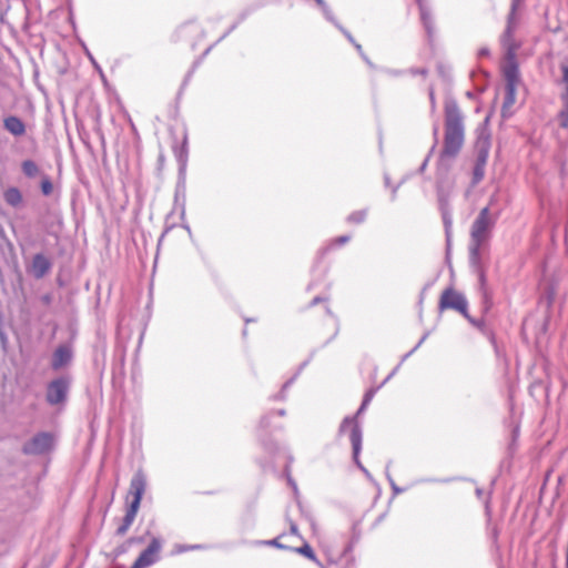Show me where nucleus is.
Masks as SVG:
<instances>
[{
    "instance_id": "f257e3e1",
    "label": "nucleus",
    "mask_w": 568,
    "mask_h": 568,
    "mask_svg": "<svg viewBox=\"0 0 568 568\" xmlns=\"http://www.w3.org/2000/svg\"><path fill=\"white\" fill-rule=\"evenodd\" d=\"M499 215V211L491 212L489 206H485L479 211L470 227L469 262L478 273L481 287L486 284V276L480 266V251L489 241Z\"/></svg>"
},
{
    "instance_id": "f03ea898",
    "label": "nucleus",
    "mask_w": 568,
    "mask_h": 568,
    "mask_svg": "<svg viewBox=\"0 0 568 568\" xmlns=\"http://www.w3.org/2000/svg\"><path fill=\"white\" fill-rule=\"evenodd\" d=\"M445 134L444 145L440 151L439 161L455 159L460 152L465 142L464 115L456 100L446 99L445 101Z\"/></svg>"
},
{
    "instance_id": "7ed1b4c3",
    "label": "nucleus",
    "mask_w": 568,
    "mask_h": 568,
    "mask_svg": "<svg viewBox=\"0 0 568 568\" xmlns=\"http://www.w3.org/2000/svg\"><path fill=\"white\" fill-rule=\"evenodd\" d=\"M345 434H348V438L352 444L353 462L362 471H364L365 467L359 459L363 444V432L359 423L356 422L355 417H345L342 420L338 428V436H343Z\"/></svg>"
},
{
    "instance_id": "20e7f679",
    "label": "nucleus",
    "mask_w": 568,
    "mask_h": 568,
    "mask_svg": "<svg viewBox=\"0 0 568 568\" xmlns=\"http://www.w3.org/2000/svg\"><path fill=\"white\" fill-rule=\"evenodd\" d=\"M71 385L70 376H59L47 386L45 399L48 404L55 406L64 404Z\"/></svg>"
},
{
    "instance_id": "39448f33",
    "label": "nucleus",
    "mask_w": 568,
    "mask_h": 568,
    "mask_svg": "<svg viewBox=\"0 0 568 568\" xmlns=\"http://www.w3.org/2000/svg\"><path fill=\"white\" fill-rule=\"evenodd\" d=\"M488 138H480L476 144V161L473 169L471 184L477 185L485 176V168L489 155Z\"/></svg>"
},
{
    "instance_id": "423d86ee",
    "label": "nucleus",
    "mask_w": 568,
    "mask_h": 568,
    "mask_svg": "<svg viewBox=\"0 0 568 568\" xmlns=\"http://www.w3.org/2000/svg\"><path fill=\"white\" fill-rule=\"evenodd\" d=\"M467 306L466 297L452 287L446 288L440 296L439 308L442 311L455 310L468 318Z\"/></svg>"
},
{
    "instance_id": "0eeeda50",
    "label": "nucleus",
    "mask_w": 568,
    "mask_h": 568,
    "mask_svg": "<svg viewBox=\"0 0 568 568\" xmlns=\"http://www.w3.org/2000/svg\"><path fill=\"white\" fill-rule=\"evenodd\" d=\"M146 476L143 470H136L130 481L129 496H132V500L128 508L139 511L143 494L146 489Z\"/></svg>"
},
{
    "instance_id": "6e6552de",
    "label": "nucleus",
    "mask_w": 568,
    "mask_h": 568,
    "mask_svg": "<svg viewBox=\"0 0 568 568\" xmlns=\"http://www.w3.org/2000/svg\"><path fill=\"white\" fill-rule=\"evenodd\" d=\"M54 438L50 433L41 432L24 444L23 452L30 455H42L52 448Z\"/></svg>"
},
{
    "instance_id": "1a4fd4ad",
    "label": "nucleus",
    "mask_w": 568,
    "mask_h": 568,
    "mask_svg": "<svg viewBox=\"0 0 568 568\" xmlns=\"http://www.w3.org/2000/svg\"><path fill=\"white\" fill-rule=\"evenodd\" d=\"M162 548L160 538H152L150 545L140 554L131 568H148L159 560V552Z\"/></svg>"
},
{
    "instance_id": "9d476101",
    "label": "nucleus",
    "mask_w": 568,
    "mask_h": 568,
    "mask_svg": "<svg viewBox=\"0 0 568 568\" xmlns=\"http://www.w3.org/2000/svg\"><path fill=\"white\" fill-rule=\"evenodd\" d=\"M562 77L561 84L562 91L559 95L560 101L562 103L561 110L558 112V121L559 125L564 129H568V64H562L560 67Z\"/></svg>"
},
{
    "instance_id": "9b49d317",
    "label": "nucleus",
    "mask_w": 568,
    "mask_h": 568,
    "mask_svg": "<svg viewBox=\"0 0 568 568\" xmlns=\"http://www.w3.org/2000/svg\"><path fill=\"white\" fill-rule=\"evenodd\" d=\"M73 359V352L70 345H59L52 354L51 368L53 371H60L71 364Z\"/></svg>"
},
{
    "instance_id": "f8f14e48",
    "label": "nucleus",
    "mask_w": 568,
    "mask_h": 568,
    "mask_svg": "<svg viewBox=\"0 0 568 568\" xmlns=\"http://www.w3.org/2000/svg\"><path fill=\"white\" fill-rule=\"evenodd\" d=\"M515 30L505 29L500 36V44L504 50V58L509 57L511 60L517 55V51L520 48V41L515 38Z\"/></svg>"
},
{
    "instance_id": "ddd939ff",
    "label": "nucleus",
    "mask_w": 568,
    "mask_h": 568,
    "mask_svg": "<svg viewBox=\"0 0 568 568\" xmlns=\"http://www.w3.org/2000/svg\"><path fill=\"white\" fill-rule=\"evenodd\" d=\"M52 267L51 261L42 253H38L32 257L30 273L36 278H42Z\"/></svg>"
},
{
    "instance_id": "4468645a",
    "label": "nucleus",
    "mask_w": 568,
    "mask_h": 568,
    "mask_svg": "<svg viewBox=\"0 0 568 568\" xmlns=\"http://www.w3.org/2000/svg\"><path fill=\"white\" fill-rule=\"evenodd\" d=\"M503 72L506 85L511 84V87H516L519 81L517 55H515L513 60L509 57L505 58V65L503 68Z\"/></svg>"
},
{
    "instance_id": "2eb2a0df",
    "label": "nucleus",
    "mask_w": 568,
    "mask_h": 568,
    "mask_svg": "<svg viewBox=\"0 0 568 568\" xmlns=\"http://www.w3.org/2000/svg\"><path fill=\"white\" fill-rule=\"evenodd\" d=\"M3 128L14 136H21L26 133V124L16 115L4 118Z\"/></svg>"
},
{
    "instance_id": "dca6fc26",
    "label": "nucleus",
    "mask_w": 568,
    "mask_h": 568,
    "mask_svg": "<svg viewBox=\"0 0 568 568\" xmlns=\"http://www.w3.org/2000/svg\"><path fill=\"white\" fill-rule=\"evenodd\" d=\"M416 1L418 4V8H419V12H420L422 23H423L428 37L432 38L433 33H434V21L432 18L430 10L424 0H416Z\"/></svg>"
},
{
    "instance_id": "f3484780",
    "label": "nucleus",
    "mask_w": 568,
    "mask_h": 568,
    "mask_svg": "<svg viewBox=\"0 0 568 568\" xmlns=\"http://www.w3.org/2000/svg\"><path fill=\"white\" fill-rule=\"evenodd\" d=\"M136 514H138V511L132 510L126 507L125 515L122 519V523L116 528L115 535L124 536L128 532V530L130 529V527L132 526V524L136 517Z\"/></svg>"
},
{
    "instance_id": "a211bd4d",
    "label": "nucleus",
    "mask_w": 568,
    "mask_h": 568,
    "mask_svg": "<svg viewBox=\"0 0 568 568\" xmlns=\"http://www.w3.org/2000/svg\"><path fill=\"white\" fill-rule=\"evenodd\" d=\"M4 201L13 206L18 207L22 203V194L18 187L11 186L7 189L3 193Z\"/></svg>"
},
{
    "instance_id": "6ab92c4d",
    "label": "nucleus",
    "mask_w": 568,
    "mask_h": 568,
    "mask_svg": "<svg viewBox=\"0 0 568 568\" xmlns=\"http://www.w3.org/2000/svg\"><path fill=\"white\" fill-rule=\"evenodd\" d=\"M291 550L305 556L306 558L315 562L318 567H323V564L320 561L314 550L307 542H305L302 547L292 548Z\"/></svg>"
},
{
    "instance_id": "aec40b11",
    "label": "nucleus",
    "mask_w": 568,
    "mask_h": 568,
    "mask_svg": "<svg viewBox=\"0 0 568 568\" xmlns=\"http://www.w3.org/2000/svg\"><path fill=\"white\" fill-rule=\"evenodd\" d=\"M21 170L27 178H36L40 174L38 164L32 160H24L21 163Z\"/></svg>"
},
{
    "instance_id": "412c9836",
    "label": "nucleus",
    "mask_w": 568,
    "mask_h": 568,
    "mask_svg": "<svg viewBox=\"0 0 568 568\" xmlns=\"http://www.w3.org/2000/svg\"><path fill=\"white\" fill-rule=\"evenodd\" d=\"M294 458L291 454L287 455V464L284 467V475L286 477L287 484L292 487L294 495L298 494V488L296 485V481L292 478L291 475V465L293 463Z\"/></svg>"
},
{
    "instance_id": "4be33fe9",
    "label": "nucleus",
    "mask_w": 568,
    "mask_h": 568,
    "mask_svg": "<svg viewBox=\"0 0 568 568\" xmlns=\"http://www.w3.org/2000/svg\"><path fill=\"white\" fill-rule=\"evenodd\" d=\"M275 414H276V415H278V416H281V417H283V416H285V415H286V410H285V409H283V408H281V409L272 410V412H270V413H267V414L263 415V416L261 417V420H260V427H261L262 429H265V430H266V429L270 427V420H271V418H272Z\"/></svg>"
},
{
    "instance_id": "5701e85b",
    "label": "nucleus",
    "mask_w": 568,
    "mask_h": 568,
    "mask_svg": "<svg viewBox=\"0 0 568 568\" xmlns=\"http://www.w3.org/2000/svg\"><path fill=\"white\" fill-rule=\"evenodd\" d=\"M349 240H351L349 235H341V236L334 239L328 245H326L325 247L321 248L320 253L322 255H325L328 251H331L335 246L344 245V244L348 243Z\"/></svg>"
},
{
    "instance_id": "b1692460",
    "label": "nucleus",
    "mask_w": 568,
    "mask_h": 568,
    "mask_svg": "<svg viewBox=\"0 0 568 568\" xmlns=\"http://www.w3.org/2000/svg\"><path fill=\"white\" fill-rule=\"evenodd\" d=\"M314 1L322 10V13L325 17V19L327 21H329L331 23L336 24V19L334 17L331 8L328 7V4L325 2V0H314Z\"/></svg>"
},
{
    "instance_id": "393cba45",
    "label": "nucleus",
    "mask_w": 568,
    "mask_h": 568,
    "mask_svg": "<svg viewBox=\"0 0 568 568\" xmlns=\"http://www.w3.org/2000/svg\"><path fill=\"white\" fill-rule=\"evenodd\" d=\"M314 1L322 10V13L325 17V19L327 21H329L331 23L336 24V19L334 17L331 8L328 7V4L325 2V0H314Z\"/></svg>"
},
{
    "instance_id": "a878e982",
    "label": "nucleus",
    "mask_w": 568,
    "mask_h": 568,
    "mask_svg": "<svg viewBox=\"0 0 568 568\" xmlns=\"http://www.w3.org/2000/svg\"><path fill=\"white\" fill-rule=\"evenodd\" d=\"M442 216H443V222L445 225L446 237H447V241H449L450 230H452V225H453V217H452L449 210L445 206L442 207Z\"/></svg>"
},
{
    "instance_id": "bb28decb",
    "label": "nucleus",
    "mask_w": 568,
    "mask_h": 568,
    "mask_svg": "<svg viewBox=\"0 0 568 568\" xmlns=\"http://www.w3.org/2000/svg\"><path fill=\"white\" fill-rule=\"evenodd\" d=\"M366 216H367V210H358V211L352 212L347 216L346 221L348 223L361 224L366 220Z\"/></svg>"
},
{
    "instance_id": "cd10ccee",
    "label": "nucleus",
    "mask_w": 568,
    "mask_h": 568,
    "mask_svg": "<svg viewBox=\"0 0 568 568\" xmlns=\"http://www.w3.org/2000/svg\"><path fill=\"white\" fill-rule=\"evenodd\" d=\"M506 95H505V101H504V105H503V111H505L506 108H509L514 103H515V99H516V87H511L510 85H506Z\"/></svg>"
},
{
    "instance_id": "c85d7f7f",
    "label": "nucleus",
    "mask_w": 568,
    "mask_h": 568,
    "mask_svg": "<svg viewBox=\"0 0 568 568\" xmlns=\"http://www.w3.org/2000/svg\"><path fill=\"white\" fill-rule=\"evenodd\" d=\"M41 192L43 195L49 196L53 192V184L49 175H43L41 180Z\"/></svg>"
},
{
    "instance_id": "c756f323",
    "label": "nucleus",
    "mask_w": 568,
    "mask_h": 568,
    "mask_svg": "<svg viewBox=\"0 0 568 568\" xmlns=\"http://www.w3.org/2000/svg\"><path fill=\"white\" fill-rule=\"evenodd\" d=\"M518 23H519V20H518V17H517V10H514L510 8V12L507 17V22H506V28L505 29H510V30H517L518 28Z\"/></svg>"
},
{
    "instance_id": "7c9ffc66",
    "label": "nucleus",
    "mask_w": 568,
    "mask_h": 568,
    "mask_svg": "<svg viewBox=\"0 0 568 568\" xmlns=\"http://www.w3.org/2000/svg\"><path fill=\"white\" fill-rule=\"evenodd\" d=\"M174 206H175V209H179L180 217L182 220H184L185 219V196H184V194H182V197L180 199L179 191L175 192Z\"/></svg>"
},
{
    "instance_id": "2f4dec72",
    "label": "nucleus",
    "mask_w": 568,
    "mask_h": 568,
    "mask_svg": "<svg viewBox=\"0 0 568 568\" xmlns=\"http://www.w3.org/2000/svg\"><path fill=\"white\" fill-rule=\"evenodd\" d=\"M293 381H294V378H291L290 381H287L283 385L281 392L278 394H276L275 396H273L272 398L274 400H284L286 398V394L285 393H286L287 388L292 385Z\"/></svg>"
},
{
    "instance_id": "473e14b6",
    "label": "nucleus",
    "mask_w": 568,
    "mask_h": 568,
    "mask_svg": "<svg viewBox=\"0 0 568 568\" xmlns=\"http://www.w3.org/2000/svg\"><path fill=\"white\" fill-rule=\"evenodd\" d=\"M283 535H281L280 537L277 538H274V539H270V540H265V541H262L261 544L263 545H267V546H272V547H276L278 549H292L291 547H287L283 544L280 542V538L282 537Z\"/></svg>"
},
{
    "instance_id": "72a5a7b5",
    "label": "nucleus",
    "mask_w": 568,
    "mask_h": 568,
    "mask_svg": "<svg viewBox=\"0 0 568 568\" xmlns=\"http://www.w3.org/2000/svg\"><path fill=\"white\" fill-rule=\"evenodd\" d=\"M263 447H264L265 452H267V453H268V454H271V455H272V454H275V452H277V450L280 449L278 444H277V443H275V442H272V440H270V442H264V443H263Z\"/></svg>"
},
{
    "instance_id": "f704fd0d",
    "label": "nucleus",
    "mask_w": 568,
    "mask_h": 568,
    "mask_svg": "<svg viewBox=\"0 0 568 568\" xmlns=\"http://www.w3.org/2000/svg\"><path fill=\"white\" fill-rule=\"evenodd\" d=\"M428 337V333H425L422 338L419 339V342L416 344V346L410 349L408 353H406L403 358H402V362L403 363L404 361H406L413 353H415L419 347L420 345L426 341V338Z\"/></svg>"
},
{
    "instance_id": "c9c22d12",
    "label": "nucleus",
    "mask_w": 568,
    "mask_h": 568,
    "mask_svg": "<svg viewBox=\"0 0 568 568\" xmlns=\"http://www.w3.org/2000/svg\"><path fill=\"white\" fill-rule=\"evenodd\" d=\"M386 477H387V479H388V481H389V485H390V487H392V489H393V493H394L395 495L402 494V493L404 491V489H403V488L398 487V486L395 484V481H394L393 477L390 476V474H389V471H388V467L386 468Z\"/></svg>"
},
{
    "instance_id": "e433bc0d",
    "label": "nucleus",
    "mask_w": 568,
    "mask_h": 568,
    "mask_svg": "<svg viewBox=\"0 0 568 568\" xmlns=\"http://www.w3.org/2000/svg\"><path fill=\"white\" fill-rule=\"evenodd\" d=\"M344 36L345 38L354 45L356 43L355 39L353 38V36L343 27L338 23V21L336 20V24H334Z\"/></svg>"
},
{
    "instance_id": "4c0bfd02",
    "label": "nucleus",
    "mask_w": 568,
    "mask_h": 568,
    "mask_svg": "<svg viewBox=\"0 0 568 568\" xmlns=\"http://www.w3.org/2000/svg\"><path fill=\"white\" fill-rule=\"evenodd\" d=\"M375 393H376V389H374V388L367 390L366 394L364 395L362 403H364V405H368L371 403V400L373 399Z\"/></svg>"
},
{
    "instance_id": "58836bf2",
    "label": "nucleus",
    "mask_w": 568,
    "mask_h": 568,
    "mask_svg": "<svg viewBox=\"0 0 568 568\" xmlns=\"http://www.w3.org/2000/svg\"><path fill=\"white\" fill-rule=\"evenodd\" d=\"M438 130H439L438 124L435 123L434 126H433L434 144H433V146L430 149V153L435 150V148H436V145L438 143Z\"/></svg>"
},
{
    "instance_id": "ea45409f",
    "label": "nucleus",
    "mask_w": 568,
    "mask_h": 568,
    "mask_svg": "<svg viewBox=\"0 0 568 568\" xmlns=\"http://www.w3.org/2000/svg\"><path fill=\"white\" fill-rule=\"evenodd\" d=\"M287 521L290 524V532L292 535L298 536V527H297V525L293 520H291L290 518H287Z\"/></svg>"
},
{
    "instance_id": "a19ab883",
    "label": "nucleus",
    "mask_w": 568,
    "mask_h": 568,
    "mask_svg": "<svg viewBox=\"0 0 568 568\" xmlns=\"http://www.w3.org/2000/svg\"><path fill=\"white\" fill-rule=\"evenodd\" d=\"M429 102H430L432 111H435V109H436V99H435V92H434L433 89H429Z\"/></svg>"
},
{
    "instance_id": "79ce46f5",
    "label": "nucleus",
    "mask_w": 568,
    "mask_h": 568,
    "mask_svg": "<svg viewBox=\"0 0 568 568\" xmlns=\"http://www.w3.org/2000/svg\"><path fill=\"white\" fill-rule=\"evenodd\" d=\"M41 302L45 305H49L52 302L51 294H44L41 296Z\"/></svg>"
},
{
    "instance_id": "37998d69",
    "label": "nucleus",
    "mask_w": 568,
    "mask_h": 568,
    "mask_svg": "<svg viewBox=\"0 0 568 568\" xmlns=\"http://www.w3.org/2000/svg\"><path fill=\"white\" fill-rule=\"evenodd\" d=\"M488 55H489V49H488V48H481V49H479V51H478V57H479V58L488 57Z\"/></svg>"
},
{
    "instance_id": "c03bdc74",
    "label": "nucleus",
    "mask_w": 568,
    "mask_h": 568,
    "mask_svg": "<svg viewBox=\"0 0 568 568\" xmlns=\"http://www.w3.org/2000/svg\"><path fill=\"white\" fill-rule=\"evenodd\" d=\"M173 214V212H171L168 216H166V221H165V230H164V233H168L174 225L173 224H169V220L171 217V215Z\"/></svg>"
},
{
    "instance_id": "a18cd8bd",
    "label": "nucleus",
    "mask_w": 568,
    "mask_h": 568,
    "mask_svg": "<svg viewBox=\"0 0 568 568\" xmlns=\"http://www.w3.org/2000/svg\"><path fill=\"white\" fill-rule=\"evenodd\" d=\"M366 407L367 405H364V403H362L357 413L353 417L357 418L366 409ZM356 422L358 423V419H356Z\"/></svg>"
},
{
    "instance_id": "49530a36",
    "label": "nucleus",
    "mask_w": 568,
    "mask_h": 568,
    "mask_svg": "<svg viewBox=\"0 0 568 568\" xmlns=\"http://www.w3.org/2000/svg\"><path fill=\"white\" fill-rule=\"evenodd\" d=\"M523 0H511V9L514 10H518V8L520 7Z\"/></svg>"
},
{
    "instance_id": "de8ad7c7",
    "label": "nucleus",
    "mask_w": 568,
    "mask_h": 568,
    "mask_svg": "<svg viewBox=\"0 0 568 568\" xmlns=\"http://www.w3.org/2000/svg\"><path fill=\"white\" fill-rule=\"evenodd\" d=\"M496 201H497V196L496 195H491L489 197V202H488V205H487V206H489V211H491V209H493V206H494Z\"/></svg>"
},
{
    "instance_id": "09e8293b",
    "label": "nucleus",
    "mask_w": 568,
    "mask_h": 568,
    "mask_svg": "<svg viewBox=\"0 0 568 568\" xmlns=\"http://www.w3.org/2000/svg\"><path fill=\"white\" fill-rule=\"evenodd\" d=\"M412 73L413 74H422V75H425L427 73L426 69H413L412 70Z\"/></svg>"
},
{
    "instance_id": "8fccbe9b",
    "label": "nucleus",
    "mask_w": 568,
    "mask_h": 568,
    "mask_svg": "<svg viewBox=\"0 0 568 568\" xmlns=\"http://www.w3.org/2000/svg\"><path fill=\"white\" fill-rule=\"evenodd\" d=\"M386 73L393 77H397L400 75L403 72L399 70H387Z\"/></svg>"
},
{
    "instance_id": "3c124183",
    "label": "nucleus",
    "mask_w": 568,
    "mask_h": 568,
    "mask_svg": "<svg viewBox=\"0 0 568 568\" xmlns=\"http://www.w3.org/2000/svg\"><path fill=\"white\" fill-rule=\"evenodd\" d=\"M429 156H430V153L426 156V159L424 160V162L422 163L420 168H419V171L423 172L426 166H427V163H428V160H429Z\"/></svg>"
},
{
    "instance_id": "603ef678",
    "label": "nucleus",
    "mask_w": 568,
    "mask_h": 568,
    "mask_svg": "<svg viewBox=\"0 0 568 568\" xmlns=\"http://www.w3.org/2000/svg\"><path fill=\"white\" fill-rule=\"evenodd\" d=\"M361 57L371 68H374L373 62L367 58V55L365 53H362Z\"/></svg>"
},
{
    "instance_id": "864d4df0",
    "label": "nucleus",
    "mask_w": 568,
    "mask_h": 568,
    "mask_svg": "<svg viewBox=\"0 0 568 568\" xmlns=\"http://www.w3.org/2000/svg\"><path fill=\"white\" fill-rule=\"evenodd\" d=\"M361 57L371 68H374L373 62L367 58V55L365 53H362Z\"/></svg>"
},
{
    "instance_id": "5fc2aeb1",
    "label": "nucleus",
    "mask_w": 568,
    "mask_h": 568,
    "mask_svg": "<svg viewBox=\"0 0 568 568\" xmlns=\"http://www.w3.org/2000/svg\"><path fill=\"white\" fill-rule=\"evenodd\" d=\"M322 301H323V298H322L321 296H316V297H314V298L312 300V302H311V306H314V305L318 304V303H320V302H322Z\"/></svg>"
},
{
    "instance_id": "6e6d98bb",
    "label": "nucleus",
    "mask_w": 568,
    "mask_h": 568,
    "mask_svg": "<svg viewBox=\"0 0 568 568\" xmlns=\"http://www.w3.org/2000/svg\"><path fill=\"white\" fill-rule=\"evenodd\" d=\"M354 47H355L356 51L359 53V55H362V53H364L363 48L359 43L356 42L354 44Z\"/></svg>"
},
{
    "instance_id": "4d7b16f0",
    "label": "nucleus",
    "mask_w": 568,
    "mask_h": 568,
    "mask_svg": "<svg viewBox=\"0 0 568 568\" xmlns=\"http://www.w3.org/2000/svg\"><path fill=\"white\" fill-rule=\"evenodd\" d=\"M397 369H398V367H396V368H395V369H394V371H393V372H392V373H390V374L385 378V381H384V383H383V384H385L386 382H388V381L394 376V374L397 372Z\"/></svg>"
},
{
    "instance_id": "13d9d810",
    "label": "nucleus",
    "mask_w": 568,
    "mask_h": 568,
    "mask_svg": "<svg viewBox=\"0 0 568 568\" xmlns=\"http://www.w3.org/2000/svg\"><path fill=\"white\" fill-rule=\"evenodd\" d=\"M397 189H398V185H397V186H395V187H393V190H392V200H395Z\"/></svg>"
},
{
    "instance_id": "bf43d9fd",
    "label": "nucleus",
    "mask_w": 568,
    "mask_h": 568,
    "mask_svg": "<svg viewBox=\"0 0 568 568\" xmlns=\"http://www.w3.org/2000/svg\"><path fill=\"white\" fill-rule=\"evenodd\" d=\"M201 548H202L201 545L187 546V549H191V550H193V549H201Z\"/></svg>"
},
{
    "instance_id": "052dcab7",
    "label": "nucleus",
    "mask_w": 568,
    "mask_h": 568,
    "mask_svg": "<svg viewBox=\"0 0 568 568\" xmlns=\"http://www.w3.org/2000/svg\"><path fill=\"white\" fill-rule=\"evenodd\" d=\"M363 474L366 476V478H368L369 480L372 479V475L371 473L365 468V470L363 471Z\"/></svg>"
},
{
    "instance_id": "680f3d73",
    "label": "nucleus",
    "mask_w": 568,
    "mask_h": 568,
    "mask_svg": "<svg viewBox=\"0 0 568 568\" xmlns=\"http://www.w3.org/2000/svg\"><path fill=\"white\" fill-rule=\"evenodd\" d=\"M235 27H236V24H233V26L230 28V30L221 37V39H223L224 37H226V36H227L232 30H234V29H235Z\"/></svg>"
},
{
    "instance_id": "e2e57ef3",
    "label": "nucleus",
    "mask_w": 568,
    "mask_h": 568,
    "mask_svg": "<svg viewBox=\"0 0 568 568\" xmlns=\"http://www.w3.org/2000/svg\"><path fill=\"white\" fill-rule=\"evenodd\" d=\"M182 226H183V229H185L189 233L191 232V229H190V226H189L186 223H183V225H182Z\"/></svg>"
},
{
    "instance_id": "0e129e2a",
    "label": "nucleus",
    "mask_w": 568,
    "mask_h": 568,
    "mask_svg": "<svg viewBox=\"0 0 568 568\" xmlns=\"http://www.w3.org/2000/svg\"><path fill=\"white\" fill-rule=\"evenodd\" d=\"M88 57H89V59L93 62V64H94L95 67H98V65H97V63H95V61H94V59H93V57H92L89 52H88Z\"/></svg>"
},
{
    "instance_id": "69168bd1",
    "label": "nucleus",
    "mask_w": 568,
    "mask_h": 568,
    "mask_svg": "<svg viewBox=\"0 0 568 568\" xmlns=\"http://www.w3.org/2000/svg\"><path fill=\"white\" fill-rule=\"evenodd\" d=\"M476 494H477V496H478V497H480V496H481V494H483V490H481L480 488H477V489H476Z\"/></svg>"
},
{
    "instance_id": "338daca9",
    "label": "nucleus",
    "mask_w": 568,
    "mask_h": 568,
    "mask_svg": "<svg viewBox=\"0 0 568 568\" xmlns=\"http://www.w3.org/2000/svg\"><path fill=\"white\" fill-rule=\"evenodd\" d=\"M385 184H386V186L389 185V178L387 175H385Z\"/></svg>"
},
{
    "instance_id": "774afa93",
    "label": "nucleus",
    "mask_w": 568,
    "mask_h": 568,
    "mask_svg": "<svg viewBox=\"0 0 568 568\" xmlns=\"http://www.w3.org/2000/svg\"><path fill=\"white\" fill-rule=\"evenodd\" d=\"M210 50H211V47L205 50L204 54H207L210 52Z\"/></svg>"
}]
</instances>
